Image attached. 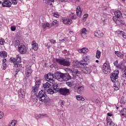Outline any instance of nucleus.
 Listing matches in <instances>:
<instances>
[{
    "instance_id": "obj_52",
    "label": "nucleus",
    "mask_w": 126,
    "mask_h": 126,
    "mask_svg": "<svg viewBox=\"0 0 126 126\" xmlns=\"http://www.w3.org/2000/svg\"><path fill=\"white\" fill-rule=\"evenodd\" d=\"M106 122L107 123H108V122H111L113 121H112V119H111V118L107 117H106Z\"/></svg>"
},
{
    "instance_id": "obj_51",
    "label": "nucleus",
    "mask_w": 126,
    "mask_h": 126,
    "mask_svg": "<svg viewBox=\"0 0 126 126\" xmlns=\"http://www.w3.org/2000/svg\"><path fill=\"white\" fill-rule=\"evenodd\" d=\"M4 116V114H3V112L0 111V119H2Z\"/></svg>"
},
{
    "instance_id": "obj_59",
    "label": "nucleus",
    "mask_w": 126,
    "mask_h": 126,
    "mask_svg": "<svg viewBox=\"0 0 126 126\" xmlns=\"http://www.w3.org/2000/svg\"><path fill=\"white\" fill-rule=\"evenodd\" d=\"M55 1V0H48L47 1V3H49V2H54Z\"/></svg>"
},
{
    "instance_id": "obj_2",
    "label": "nucleus",
    "mask_w": 126,
    "mask_h": 126,
    "mask_svg": "<svg viewBox=\"0 0 126 126\" xmlns=\"http://www.w3.org/2000/svg\"><path fill=\"white\" fill-rule=\"evenodd\" d=\"M37 98L40 101L43 103H47L49 101V98L47 97L46 92L43 90L39 91L37 95Z\"/></svg>"
},
{
    "instance_id": "obj_3",
    "label": "nucleus",
    "mask_w": 126,
    "mask_h": 126,
    "mask_svg": "<svg viewBox=\"0 0 126 126\" xmlns=\"http://www.w3.org/2000/svg\"><path fill=\"white\" fill-rule=\"evenodd\" d=\"M56 62L60 65H63V66H69L70 65V62L66 59H56Z\"/></svg>"
},
{
    "instance_id": "obj_49",
    "label": "nucleus",
    "mask_w": 126,
    "mask_h": 126,
    "mask_svg": "<svg viewBox=\"0 0 126 126\" xmlns=\"http://www.w3.org/2000/svg\"><path fill=\"white\" fill-rule=\"evenodd\" d=\"M6 59H3L2 60V65H6Z\"/></svg>"
},
{
    "instance_id": "obj_26",
    "label": "nucleus",
    "mask_w": 126,
    "mask_h": 126,
    "mask_svg": "<svg viewBox=\"0 0 126 126\" xmlns=\"http://www.w3.org/2000/svg\"><path fill=\"white\" fill-rule=\"evenodd\" d=\"M51 84L46 82L43 84V87L45 90H47V89H49V88H51Z\"/></svg>"
},
{
    "instance_id": "obj_24",
    "label": "nucleus",
    "mask_w": 126,
    "mask_h": 126,
    "mask_svg": "<svg viewBox=\"0 0 126 126\" xmlns=\"http://www.w3.org/2000/svg\"><path fill=\"white\" fill-rule=\"evenodd\" d=\"M118 68L121 69L122 71L126 70V66L124 63H120L119 65L118 66Z\"/></svg>"
},
{
    "instance_id": "obj_9",
    "label": "nucleus",
    "mask_w": 126,
    "mask_h": 126,
    "mask_svg": "<svg viewBox=\"0 0 126 126\" xmlns=\"http://www.w3.org/2000/svg\"><path fill=\"white\" fill-rule=\"evenodd\" d=\"M59 93L63 96H66V95H69V89L66 88H60L59 89Z\"/></svg>"
},
{
    "instance_id": "obj_61",
    "label": "nucleus",
    "mask_w": 126,
    "mask_h": 126,
    "mask_svg": "<svg viewBox=\"0 0 126 126\" xmlns=\"http://www.w3.org/2000/svg\"><path fill=\"white\" fill-rule=\"evenodd\" d=\"M116 17H116V16H115V17H114L113 18V20L114 21H115V22H116V21H117V18H116Z\"/></svg>"
},
{
    "instance_id": "obj_39",
    "label": "nucleus",
    "mask_w": 126,
    "mask_h": 126,
    "mask_svg": "<svg viewBox=\"0 0 126 126\" xmlns=\"http://www.w3.org/2000/svg\"><path fill=\"white\" fill-rule=\"evenodd\" d=\"M107 126H117V125L114 123V122L113 121L111 122H108V123H107Z\"/></svg>"
},
{
    "instance_id": "obj_31",
    "label": "nucleus",
    "mask_w": 126,
    "mask_h": 126,
    "mask_svg": "<svg viewBox=\"0 0 126 126\" xmlns=\"http://www.w3.org/2000/svg\"><path fill=\"white\" fill-rule=\"evenodd\" d=\"M41 81H42L41 79L36 80L35 82L34 86H36V87L39 88V87H40V85H41Z\"/></svg>"
},
{
    "instance_id": "obj_14",
    "label": "nucleus",
    "mask_w": 126,
    "mask_h": 126,
    "mask_svg": "<svg viewBox=\"0 0 126 126\" xmlns=\"http://www.w3.org/2000/svg\"><path fill=\"white\" fill-rule=\"evenodd\" d=\"M84 91V87L82 85H79L77 88V92L78 94H82Z\"/></svg>"
},
{
    "instance_id": "obj_36",
    "label": "nucleus",
    "mask_w": 126,
    "mask_h": 126,
    "mask_svg": "<svg viewBox=\"0 0 126 126\" xmlns=\"http://www.w3.org/2000/svg\"><path fill=\"white\" fill-rule=\"evenodd\" d=\"M76 98L78 101H84V100H85V99H84L83 97L80 95H77Z\"/></svg>"
},
{
    "instance_id": "obj_42",
    "label": "nucleus",
    "mask_w": 126,
    "mask_h": 126,
    "mask_svg": "<svg viewBox=\"0 0 126 126\" xmlns=\"http://www.w3.org/2000/svg\"><path fill=\"white\" fill-rule=\"evenodd\" d=\"M59 105L62 107V108H63V106H64V100H60L59 101Z\"/></svg>"
},
{
    "instance_id": "obj_34",
    "label": "nucleus",
    "mask_w": 126,
    "mask_h": 126,
    "mask_svg": "<svg viewBox=\"0 0 126 126\" xmlns=\"http://www.w3.org/2000/svg\"><path fill=\"white\" fill-rule=\"evenodd\" d=\"M53 88L54 90H56V89H59V86H58V83H55V81H54L53 83H52Z\"/></svg>"
},
{
    "instance_id": "obj_54",
    "label": "nucleus",
    "mask_w": 126,
    "mask_h": 126,
    "mask_svg": "<svg viewBox=\"0 0 126 126\" xmlns=\"http://www.w3.org/2000/svg\"><path fill=\"white\" fill-rule=\"evenodd\" d=\"M58 23V21L57 20H54L52 22V25H56Z\"/></svg>"
},
{
    "instance_id": "obj_47",
    "label": "nucleus",
    "mask_w": 126,
    "mask_h": 126,
    "mask_svg": "<svg viewBox=\"0 0 126 126\" xmlns=\"http://www.w3.org/2000/svg\"><path fill=\"white\" fill-rule=\"evenodd\" d=\"M121 35L124 38V39H126V33L124 32H121Z\"/></svg>"
},
{
    "instance_id": "obj_32",
    "label": "nucleus",
    "mask_w": 126,
    "mask_h": 126,
    "mask_svg": "<svg viewBox=\"0 0 126 126\" xmlns=\"http://www.w3.org/2000/svg\"><path fill=\"white\" fill-rule=\"evenodd\" d=\"M62 54H63L64 56H67L68 57H70V56H71L69 51H67V50L65 49L62 51Z\"/></svg>"
},
{
    "instance_id": "obj_27",
    "label": "nucleus",
    "mask_w": 126,
    "mask_h": 126,
    "mask_svg": "<svg viewBox=\"0 0 126 126\" xmlns=\"http://www.w3.org/2000/svg\"><path fill=\"white\" fill-rule=\"evenodd\" d=\"M76 13L78 16H80L82 14V12L81 11V9L80 8V6H78L76 8Z\"/></svg>"
},
{
    "instance_id": "obj_45",
    "label": "nucleus",
    "mask_w": 126,
    "mask_h": 126,
    "mask_svg": "<svg viewBox=\"0 0 126 126\" xmlns=\"http://www.w3.org/2000/svg\"><path fill=\"white\" fill-rule=\"evenodd\" d=\"M53 16L56 18H59V17H60V14H59V13H58L57 12L54 13Z\"/></svg>"
},
{
    "instance_id": "obj_30",
    "label": "nucleus",
    "mask_w": 126,
    "mask_h": 126,
    "mask_svg": "<svg viewBox=\"0 0 126 126\" xmlns=\"http://www.w3.org/2000/svg\"><path fill=\"white\" fill-rule=\"evenodd\" d=\"M0 56L1 58H6L7 57V53L5 51L0 52Z\"/></svg>"
},
{
    "instance_id": "obj_10",
    "label": "nucleus",
    "mask_w": 126,
    "mask_h": 126,
    "mask_svg": "<svg viewBox=\"0 0 126 126\" xmlns=\"http://www.w3.org/2000/svg\"><path fill=\"white\" fill-rule=\"evenodd\" d=\"M18 94L19 98L20 99H23L25 98V91L24 90L21 89L18 91Z\"/></svg>"
},
{
    "instance_id": "obj_50",
    "label": "nucleus",
    "mask_w": 126,
    "mask_h": 126,
    "mask_svg": "<svg viewBox=\"0 0 126 126\" xmlns=\"http://www.w3.org/2000/svg\"><path fill=\"white\" fill-rule=\"evenodd\" d=\"M11 31H15L16 30V27L15 26H12L11 27Z\"/></svg>"
},
{
    "instance_id": "obj_6",
    "label": "nucleus",
    "mask_w": 126,
    "mask_h": 126,
    "mask_svg": "<svg viewBox=\"0 0 126 126\" xmlns=\"http://www.w3.org/2000/svg\"><path fill=\"white\" fill-rule=\"evenodd\" d=\"M102 70L105 74H109L111 72V66L109 63L103 64Z\"/></svg>"
},
{
    "instance_id": "obj_58",
    "label": "nucleus",
    "mask_w": 126,
    "mask_h": 126,
    "mask_svg": "<svg viewBox=\"0 0 126 126\" xmlns=\"http://www.w3.org/2000/svg\"><path fill=\"white\" fill-rule=\"evenodd\" d=\"M72 19H76V15H74L71 17Z\"/></svg>"
},
{
    "instance_id": "obj_57",
    "label": "nucleus",
    "mask_w": 126,
    "mask_h": 126,
    "mask_svg": "<svg viewBox=\"0 0 126 126\" xmlns=\"http://www.w3.org/2000/svg\"><path fill=\"white\" fill-rule=\"evenodd\" d=\"M94 102L95 103V104H98V103L100 102V100H99L98 99H95L94 100Z\"/></svg>"
},
{
    "instance_id": "obj_38",
    "label": "nucleus",
    "mask_w": 126,
    "mask_h": 126,
    "mask_svg": "<svg viewBox=\"0 0 126 126\" xmlns=\"http://www.w3.org/2000/svg\"><path fill=\"white\" fill-rule=\"evenodd\" d=\"M42 27L43 29H46L47 27H50V24L49 23H45L42 24Z\"/></svg>"
},
{
    "instance_id": "obj_41",
    "label": "nucleus",
    "mask_w": 126,
    "mask_h": 126,
    "mask_svg": "<svg viewBox=\"0 0 126 126\" xmlns=\"http://www.w3.org/2000/svg\"><path fill=\"white\" fill-rule=\"evenodd\" d=\"M39 119H43V118H48V114H39L38 115Z\"/></svg>"
},
{
    "instance_id": "obj_63",
    "label": "nucleus",
    "mask_w": 126,
    "mask_h": 126,
    "mask_svg": "<svg viewBox=\"0 0 126 126\" xmlns=\"http://www.w3.org/2000/svg\"><path fill=\"white\" fill-rule=\"evenodd\" d=\"M60 2H65L66 1L65 0H59Z\"/></svg>"
},
{
    "instance_id": "obj_35",
    "label": "nucleus",
    "mask_w": 126,
    "mask_h": 126,
    "mask_svg": "<svg viewBox=\"0 0 126 126\" xmlns=\"http://www.w3.org/2000/svg\"><path fill=\"white\" fill-rule=\"evenodd\" d=\"M47 93L48 94H50V95H53V94L55 93V92L54 90H53V89L49 88L47 90Z\"/></svg>"
},
{
    "instance_id": "obj_29",
    "label": "nucleus",
    "mask_w": 126,
    "mask_h": 126,
    "mask_svg": "<svg viewBox=\"0 0 126 126\" xmlns=\"http://www.w3.org/2000/svg\"><path fill=\"white\" fill-rule=\"evenodd\" d=\"M102 35L103 33H101V32L99 31H97L94 33V36H95V37H97V38H100V37H101V36Z\"/></svg>"
},
{
    "instance_id": "obj_64",
    "label": "nucleus",
    "mask_w": 126,
    "mask_h": 126,
    "mask_svg": "<svg viewBox=\"0 0 126 126\" xmlns=\"http://www.w3.org/2000/svg\"><path fill=\"white\" fill-rule=\"evenodd\" d=\"M69 33L71 34V35H72V34H73V31H70Z\"/></svg>"
},
{
    "instance_id": "obj_40",
    "label": "nucleus",
    "mask_w": 126,
    "mask_h": 126,
    "mask_svg": "<svg viewBox=\"0 0 126 126\" xmlns=\"http://www.w3.org/2000/svg\"><path fill=\"white\" fill-rule=\"evenodd\" d=\"M17 124V121L16 120H13L12 122L10 123V124H9V126H15V125Z\"/></svg>"
},
{
    "instance_id": "obj_5",
    "label": "nucleus",
    "mask_w": 126,
    "mask_h": 126,
    "mask_svg": "<svg viewBox=\"0 0 126 126\" xmlns=\"http://www.w3.org/2000/svg\"><path fill=\"white\" fill-rule=\"evenodd\" d=\"M119 73H120V71L115 70L110 74V78L112 82H114L119 78Z\"/></svg>"
},
{
    "instance_id": "obj_23",
    "label": "nucleus",
    "mask_w": 126,
    "mask_h": 126,
    "mask_svg": "<svg viewBox=\"0 0 126 126\" xmlns=\"http://www.w3.org/2000/svg\"><path fill=\"white\" fill-rule=\"evenodd\" d=\"M21 44H23V43L20 42V41H19V40H15L13 42L14 47H15V48H19V46H20Z\"/></svg>"
},
{
    "instance_id": "obj_22",
    "label": "nucleus",
    "mask_w": 126,
    "mask_h": 126,
    "mask_svg": "<svg viewBox=\"0 0 126 126\" xmlns=\"http://www.w3.org/2000/svg\"><path fill=\"white\" fill-rule=\"evenodd\" d=\"M89 50L86 47H84L81 49H79L78 52L80 54H86V53L88 52Z\"/></svg>"
},
{
    "instance_id": "obj_28",
    "label": "nucleus",
    "mask_w": 126,
    "mask_h": 126,
    "mask_svg": "<svg viewBox=\"0 0 126 126\" xmlns=\"http://www.w3.org/2000/svg\"><path fill=\"white\" fill-rule=\"evenodd\" d=\"M114 14L117 18H120L121 16H122V12H121L120 10L116 11L114 12Z\"/></svg>"
},
{
    "instance_id": "obj_17",
    "label": "nucleus",
    "mask_w": 126,
    "mask_h": 126,
    "mask_svg": "<svg viewBox=\"0 0 126 126\" xmlns=\"http://www.w3.org/2000/svg\"><path fill=\"white\" fill-rule=\"evenodd\" d=\"M32 101L33 104H36L38 102V96L37 94L32 95Z\"/></svg>"
},
{
    "instance_id": "obj_16",
    "label": "nucleus",
    "mask_w": 126,
    "mask_h": 126,
    "mask_svg": "<svg viewBox=\"0 0 126 126\" xmlns=\"http://www.w3.org/2000/svg\"><path fill=\"white\" fill-rule=\"evenodd\" d=\"M32 46L34 51H37L38 48V43H37L36 41L33 40L32 42Z\"/></svg>"
},
{
    "instance_id": "obj_56",
    "label": "nucleus",
    "mask_w": 126,
    "mask_h": 126,
    "mask_svg": "<svg viewBox=\"0 0 126 126\" xmlns=\"http://www.w3.org/2000/svg\"><path fill=\"white\" fill-rule=\"evenodd\" d=\"M89 15H88V14H85L83 15V18H84L85 19H86V18H87V17H88Z\"/></svg>"
},
{
    "instance_id": "obj_15",
    "label": "nucleus",
    "mask_w": 126,
    "mask_h": 126,
    "mask_svg": "<svg viewBox=\"0 0 126 126\" xmlns=\"http://www.w3.org/2000/svg\"><path fill=\"white\" fill-rule=\"evenodd\" d=\"M71 77L68 73L63 74V81H67L71 79Z\"/></svg>"
},
{
    "instance_id": "obj_18",
    "label": "nucleus",
    "mask_w": 126,
    "mask_h": 126,
    "mask_svg": "<svg viewBox=\"0 0 126 126\" xmlns=\"http://www.w3.org/2000/svg\"><path fill=\"white\" fill-rule=\"evenodd\" d=\"M63 73L59 74L56 75V78L58 81H63Z\"/></svg>"
},
{
    "instance_id": "obj_8",
    "label": "nucleus",
    "mask_w": 126,
    "mask_h": 126,
    "mask_svg": "<svg viewBox=\"0 0 126 126\" xmlns=\"http://www.w3.org/2000/svg\"><path fill=\"white\" fill-rule=\"evenodd\" d=\"M18 51L21 54V55H24V54H26L27 52V48L25 45L23 43L21 44L19 48H18Z\"/></svg>"
},
{
    "instance_id": "obj_21",
    "label": "nucleus",
    "mask_w": 126,
    "mask_h": 126,
    "mask_svg": "<svg viewBox=\"0 0 126 126\" xmlns=\"http://www.w3.org/2000/svg\"><path fill=\"white\" fill-rule=\"evenodd\" d=\"M39 91V88L36 86H34L32 87V93H34V94H36L38 93Z\"/></svg>"
},
{
    "instance_id": "obj_44",
    "label": "nucleus",
    "mask_w": 126,
    "mask_h": 126,
    "mask_svg": "<svg viewBox=\"0 0 126 126\" xmlns=\"http://www.w3.org/2000/svg\"><path fill=\"white\" fill-rule=\"evenodd\" d=\"M4 43H5V41H4V39L3 38L0 39V45L1 46H2V45H4Z\"/></svg>"
},
{
    "instance_id": "obj_11",
    "label": "nucleus",
    "mask_w": 126,
    "mask_h": 126,
    "mask_svg": "<svg viewBox=\"0 0 126 126\" xmlns=\"http://www.w3.org/2000/svg\"><path fill=\"white\" fill-rule=\"evenodd\" d=\"M3 7H10L11 6V2L8 0H5L2 3Z\"/></svg>"
},
{
    "instance_id": "obj_12",
    "label": "nucleus",
    "mask_w": 126,
    "mask_h": 126,
    "mask_svg": "<svg viewBox=\"0 0 126 126\" xmlns=\"http://www.w3.org/2000/svg\"><path fill=\"white\" fill-rule=\"evenodd\" d=\"M80 35L83 38H86L87 37V30L84 28L81 30Z\"/></svg>"
},
{
    "instance_id": "obj_37",
    "label": "nucleus",
    "mask_w": 126,
    "mask_h": 126,
    "mask_svg": "<svg viewBox=\"0 0 126 126\" xmlns=\"http://www.w3.org/2000/svg\"><path fill=\"white\" fill-rule=\"evenodd\" d=\"M100 57H101V51L97 50L96 52L95 58H96V59H100Z\"/></svg>"
},
{
    "instance_id": "obj_13",
    "label": "nucleus",
    "mask_w": 126,
    "mask_h": 126,
    "mask_svg": "<svg viewBox=\"0 0 126 126\" xmlns=\"http://www.w3.org/2000/svg\"><path fill=\"white\" fill-rule=\"evenodd\" d=\"M63 22L65 25H71L72 23V20L69 18H64L63 19Z\"/></svg>"
},
{
    "instance_id": "obj_4",
    "label": "nucleus",
    "mask_w": 126,
    "mask_h": 126,
    "mask_svg": "<svg viewBox=\"0 0 126 126\" xmlns=\"http://www.w3.org/2000/svg\"><path fill=\"white\" fill-rule=\"evenodd\" d=\"M32 73H33V70H32L31 66H27L25 69L26 78L28 79L29 77H32Z\"/></svg>"
},
{
    "instance_id": "obj_43",
    "label": "nucleus",
    "mask_w": 126,
    "mask_h": 126,
    "mask_svg": "<svg viewBox=\"0 0 126 126\" xmlns=\"http://www.w3.org/2000/svg\"><path fill=\"white\" fill-rule=\"evenodd\" d=\"M113 63H114V66H116V67H117V68H119V65H120V64H119L118 60H116V61H115Z\"/></svg>"
},
{
    "instance_id": "obj_25",
    "label": "nucleus",
    "mask_w": 126,
    "mask_h": 126,
    "mask_svg": "<svg viewBox=\"0 0 126 126\" xmlns=\"http://www.w3.org/2000/svg\"><path fill=\"white\" fill-rule=\"evenodd\" d=\"M115 54L120 59H124V57H125V55L120 51H115Z\"/></svg>"
},
{
    "instance_id": "obj_60",
    "label": "nucleus",
    "mask_w": 126,
    "mask_h": 126,
    "mask_svg": "<svg viewBox=\"0 0 126 126\" xmlns=\"http://www.w3.org/2000/svg\"><path fill=\"white\" fill-rule=\"evenodd\" d=\"M107 116L110 117H113V114L110 113H107Z\"/></svg>"
},
{
    "instance_id": "obj_1",
    "label": "nucleus",
    "mask_w": 126,
    "mask_h": 126,
    "mask_svg": "<svg viewBox=\"0 0 126 126\" xmlns=\"http://www.w3.org/2000/svg\"><path fill=\"white\" fill-rule=\"evenodd\" d=\"M10 61L11 63H13L14 66L16 67V68L14 69L13 73L15 74V76H16L18 72L20 71L21 68L22 67V64L20 63H21V57H20V55H18L16 56V58H11Z\"/></svg>"
},
{
    "instance_id": "obj_46",
    "label": "nucleus",
    "mask_w": 126,
    "mask_h": 126,
    "mask_svg": "<svg viewBox=\"0 0 126 126\" xmlns=\"http://www.w3.org/2000/svg\"><path fill=\"white\" fill-rule=\"evenodd\" d=\"M123 71V74L122 75V77L124 78H126V70H124V71Z\"/></svg>"
},
{
    "instance_id": "obj_48",
    "label": "nucleus",
    "mask_w": 126,
    "mask_h": 126,
    "mask_svg": "<svg viewBox=\"0 0 126 126\" xmlns=\"http://www.w3.org/2000/svg\"><path fill=\"white\" fill-rule=\"evenodd\" d=\"M12 4L14 5H16L17 4V0H12Z\"/></svg>"
},
{
    "instance_id": "obj_19",
    "label": "nucleus",
    "mask_w": 126,
    "mask_h": 126,
    "mask_svg": "<svg viewBox=\"0 0 126 126\" xmlns=\"http://www.w3.org/2000/svg\"><path fill=\"white\" fill-rule=\"evenodd\" d=\"M83 72L86 74H89L91 72V69L90 67H85L83 69Z\"/></svg>"
},
{
    "instance_id": "obj_33",
    "label": "nucleus",
    "mask_w": 126,
    "mask_h": 126,
    "mask_svg": "<svg viewBox=\"0 0 126 126\" xmlns=\"http://www.w3.org/2000/svg\"><path fill=\"white\" fill-rule=\"evenodd\" d=\"M66 84L68 86V87H70L72 88L73 87L74 84H73V82H66Z\"/></svg>"
},
{
    "instance_id": "obj_20",
    "label": "nucleus",
    "mask_w": 126,
    "mask_h": 126,
    "mask_svg": "<svg viewBox=\"0 0 126 126\" xmlns=\"http://www.w3.org/2000/svg\"><path fill=\"white\" fill-rule=\"evenodd\" d=\"M120 82H118V81H115V84H114L113 85V87L114 88V90H119V89H120V88H121V86Z\"/></svg>"
},
{
    "instance_id": "obj_55",
    "label": "nucleus",
    "mask_w": 126,
    "mask_h": 126,
    "mask_svg": "<svg viewBox=\"0 0 126 126\" xmlns=\"http://www.w3.org/2000/svg\"><path fill=\"white\" fill-rule=\"evenodd\" d=\"M50 43H51V44H56V43H57V42L56 41V40H55L54 39H51V40H50Z\"/></svg>"
},
{
    "instance_id": "obj_53",
    "label": "nucleus",
    "mask_w": 126,
    "mask_h": 126,
    "mask_svg": "<svg viewBox=\"0 0 126 126\" xmlns=\"http://www.w3.org/2000/svg\"><path fill=\"white\" fill-rule=\"evenodd\" d=\"M90 88H91L93 91H94V90H95V87H94V86L93 85H90Z\"/></svg>"
},
{
    "instance_id": "obj_62",
    "label": "nucleus",
    "mask_w": 126,
    "mask_h": 126,
    "mask_svg": "<svg viewBox=\"0 0 126 126\" xmlns=\"http://www.w3.org/2000/svg\"><path fill=\"white\" fill-rule=\"evenodd\" d=\"M3 65V70H5V69H6V65Z\"/></svg>"
},
{
    "instance_id": "obj_7",
    "label": "nucleus",
    "mask_w": 126,
    "mask_h": 126,
    "mask_svg": "<svg viewBox=\"0 0 126 126\" xmlns=\"http://www.w3.org/2000/svg\"><path fill=\"white\" fill-rule=\"evenodd\" d=\"M45 79L50 83H54V77L55 76L53 73H48L45 75Z\"/></svg>"
}]
</instances>
